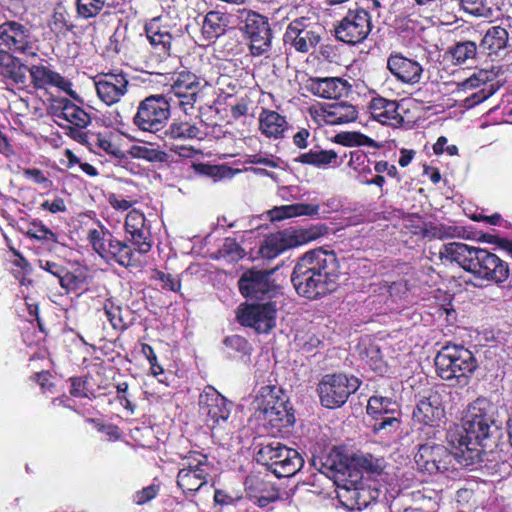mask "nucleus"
I'll use <instances>...</instances> for the list:
<instances>
[{"instance_id":"f257e3e1","label":"nucleus","mask_w":512,"mask_h":512,"mask_svg":"<svg viewBox=\"0 0 512 512\" xmlns=\"http://www.w3.org/2000/svg\"><path fill=\"white\" fill-rule=\"evenodd\" d=\"M124 229L130 236L129 241L134 249L127 242L117 239L100 221H97L96 227L88 229L86 239L93 251L107 263L114 262L124 268L138 267L136 252L146 254L152 248L151 232L146 225L145 214L138 209L129 211Z\"/></svg>"},{"instance_id":"f03ea898","label":"nucleus","mask_w":512,"mask_h":512,"mask_svg":"<svg viewBox=\"0 0 512 512\" xmlns=\"http://www.w3.org/2000/svg\"><path fill=\"white\" fill-rule=\"evenodd\" d=\"M340 275L336 253L320 248L306 252L298 259L291 282L299 296L316 300L336 290Z\"/></svg>"},{"instance_id":"7ed1b4c3","label":"nucleus","mask_w":512,"mask_h":512,"mask_svg":"<svg viewBox=\"0 0 512 512\" xmlns=\"http://www.w3.org/2000/svg\"><path fill=\"white\" fill-rule=\"evenodd\" d=\"M493 405L485 397H478L468 404L462 417L461 433L455 434L459 464L472 466L482 461V454L489 446L492 436Z\"/></svg>"},{"instance_id":"20e7f679","label":"nucleus","mask_w":512,"mask_h":512,"mask_svg":"<svg viewBox=\"0 0 512 512\" xmlns=\"http://www.w3.org/2000/svg\"><path fill=\"white\" fill-rule=\"evenodd\" d=\"M437 375L445 380L468 379L478 368V361L473 352L460 344L446 343L434 359Z\"/></svg>"},{"instance_id":"39448f33","label":"nucleus","mask_w":512,"mask_h":512,"mask_svg":"<svg viewBox=\"0 0 512 512\" xmlns=\"http://www.w3.org/2000/svg\"><path fill=\"white\" fill-rule=\"evenodd\" d=\"M180 458L184 462L177 473V486L184 494L194 495L212 481L214 465L209 461L208 455L196 450L181 454Z\"/></svg>"},{"instance_id":"423d86ee","label":"nucleus","mask_w":512,"mask_h":512,"mask_svg":"<svg viewBox=\"0 0 512 512\" xmlns=\"http://www.w3.org/2000/svg\"><path fill=\"white\" fill-rule=\"evenodd\" d=\"M328 233L326 225H319L307 229H299L293 233L278 231L271 233L263 239L258 254L267 260H272L291 248L314 241Z\"/></svg>"},{"instance_id":"0eeeda50","label":"nucleus","mask_w":512,"mask_h":512,"mask_svg":"<svg viewBox=\"0 0 512 512\" xmlns=\"http://www.w3.org/2000/svg\"><path fill=\"white\" fill-rule=\"evenodd\" d=\"M274 269L262 270L256 267L246 269L238 279L240 294L253 302H273L280 294V285L272 278Z\"/></svg>"},{"instance_id":"6e6552de","label":"nucleus","mask_w":512,"mask_h":512,"mask_svg":"<svg viewBox=\"0 0 512 512\" xmlns=\"http://www.w3.org/2000/svg\"><path fill=\"white\" fill-rule=\"evenodd\" d=\"M171 116V105L162 94L150 95L139 102L132 122L139 130L156 134L163 130Z\"/></svg>"},{"instance_id":"1a4fd4ad","label":"nucleus","mask_w":512,"mask_h":512,"mask_svg":"<svg viewBox=\"0 0 512 512\" xmlns=\"http://www.w3.org/2000/svg\"><path fill=\"white\" fill-rule=\"evenodd\" d=\"M360 380L343 373L326 374L318 384V394L322 406L335 409L343 406L350 395L360 387Z\"/></svg>"},{"instance_id":"9d476101","label":"nucleus","mask_w":512,"mask_h":512,"mask_svg":"<svg viewBox=\"0 0 512 512\" xmlns=\"http://www.w3.org/2000/svg\"><path fill=\"white\" fill-rule=\"evenodd\" d=\"M450 443L454 451H449L445 446L436 443H424L419 445L415 454V463L418 469L429 475L445 473L450 469L453 462L459 463L456 453L458 451L455 434H449Z\"/></svg>"},{"instance_id":"9b49d317","label":"nucleus","mask_w":512,"mask_h":512,"mask_svg":"<svg viewBox=\"0 0 512 512\" xmlns=\"http://www.w3.org/2000/svg\"><path fill=\"white\" fill-rule=\"evenodd\" d=\"M323 28L310 18L292 20L283 35L284 46L298 53L306 54L316 48L322 39Z\"/></svg>"},{"instance_id":"f8f14e48","label":"nucleus","mask_w":512,"mask_h":512,"mask_svg":"<svg viewBox=\"0 0 512 512\" xmlns=\"http://www.w3.org/2000/svg\"><path fill=\"white\" fill-rule=\"evenodd\" d=\"M37 38L25 24L6 20L0 24V47L26 57H37Z\"/></svg>"},{"instance_id":"ddd939ff","label":"nucleus","mask_w":512,"mask_h":512,"mask_svg":"<svg viewBox=\"0 0 512 512\" xmlns=\"http://www.w3.org/2000/svg\"><path fill=\"white\" fill-rule=\"evenodd\" d=\"M372 17L364 8L349 9L334 26L335 38L347 45L363 43L372 31Z\"/></svg>"},{"instance_id":"4468645a","label":"nucleus","mask_w":512,"mask_h":512,"mask_svg":"<svg viewBox=\"0 0 512 512\" xmlns=\"http://www.w3.org/2000/svg\"><path fill=\"white\" fill-rule=\"evenodd\" d=\"M202 90L200 78L189 70L176 71L171 76L167 100L183 112L194 110Z\"/></svg>"},{"instance_id":"2eb2a0df","label":"nucleus","mask_w":512,"mask_h":512,"mask_svg":"<svg viewBox=\"0 0 512 512\" xmlns=\"http://www.w3.org/2000/svg\"><path fill=\"white\" fill-rule=\"evenodd\" d=\"M198 406L207 427L214 431L225 428L233 403L213 386L207 385L199 395Z\"/></svg>"},{"instance_id":"dca6fc26","label":"nucleus","mask_w":512,"mask_h":512,"mask_svg":"<svg viewBox=\"0 0 512 512\" xmlns=\"http://www.w3.org/2000/svg\"><path fill=\"white\" fill-rule=\"evenodd\" d=\"M276 302L243 303L237 308V321L244 327L253 328L259 334H267L276 326Z\"/></svg>"},{"instance_id":"f3484780","label":"nucleus","mask_w":512,"mask_h":512,"mask_svg":"<svg viewBox=\"0 0 512 512\" xmlns=\"http://www.w3.org/2000/svg\"><path fill=\"white\" fill-rule=\"evenodd\" d=\"M468 272L478 279L501 285L508 279L510 267L497 254L478 247Z\"/></svg>"},{"instance_id":"a211bd4d","label":"nucleus","mask_w":512,"mask_h":512,"mask_svg":"<svg viewBox=\"0 0 512 512\" xmlns=\"http://www.w3.org/2000/svg\"><path fill=\"white\" fill-rule=\"evenodd\" d=\"M243 31L251 55L262 56L271 50L273 34L266 16L249 12L245 19Z\"/></svg>"},{"instance_id":"6ab92c4d","label":"nucleus","mask_w":512,"mask_h":512,"mask_svg":"<svg viewBox=\"0 0 512 512\" xmlns=\"http://www.w3.org/2000/svg\"><path fill=\"white\" fill-rule=\"evenodd\" d=\"M202 122L203 120L198 116L192 119L189 111L175 116L164 130L165 143L204 140L207 134L199 126Z\"/></svg>"},{"instance_id":"aec40b11","label":"nucleus","mask_w":512,"mask_h":512,"mask_svg":"<svg viewBox=\"0 0 512 512\" xmlns=\"http://www.w3.org/2000/svg\"><path fill=\"white\" fill-rule=\"evenodd\" d=\"M267 477L259 472H250L244 480L246 496L259 508H265L281 498L279 488Z\"/></svg>"},{"instance_id":"412c9836","label":"nucleus","mask_w":512,"mask_h":512,"mask_svg":"<svg viewBox=\"0 0 512 512\" xmlns=\"http://www.w3.org/2000/svg\"><path fill=\"white\" fill-rule=\"evenodd\" d=\"M95 88L99 99L108 106L118 103L128 91L127 75L110 71L95 77Z\"/></svg>"},{"instance_id":"4be33fe9","label":"nucleus","mask_w":512,"mask_h":512,"mask_svg":"<svg viewBox=\"0 0 512 512\" xmlns=\"http://www.w3.org/2000/svg\"><path fill=\"white\" fill-rule=\"evenodd\" d=\"M386 68L399 83L406 85L420 83L424 72L423 66L416 59L395 51L387 57Z\"/></svg>"},{"instance_id":"5701e85b","label":"nucleus","mask_w":512,"mask_h":512,"mask_svg":"<svg viewBox=\"0 0 512 512\" xmlns=\"http://www.w3.org/2000/svg\"><path fill=\"white\" fill-rule=\"evenodd\" d=\"M27 73H29L30 83L35 90H47L50 87H55L71 96L76 94L70 80L43 63L29 65Z\"/></svg>"},{"instance_id":"b1692460","label":"nucleus","mask_w":512,"mask_h":512,"mask_svg":"<svg viewBox=\"0 0 512 512\" xmlns=\"http://www.w3.org/2000/svg\"><path fill=\"white\" fill-rule=\"evenodd\" d=\"M51 113L54 117L69 123L67 127L86 128L92 121L91 115L81 106L66 97H56L51 103ZM59 126L62 127L60 123Z\"/></svg>"},{"instance_id":"393cba45","label":"nucleus","mask_w":512,"mask_h":512,"mask_svg":"<svg viewBox=\"0 0 512 512\" xmlns=\"http://www.w3.org/2000/svg\"><path fill=\"white\" fill-rule=\"evenodd\" d=\"M444 414L440 394L431 389L417 401L412 419L415 423L432 427L444 417Z\"/></svg>"},{"instance_id":"a878e982","label":"nucleus","mask_w":512,"mask_h":512,"mask_svg":"<svg viewBox=\"0 0 512 512\" xmlns=\"http://www.w3.org/2000/svg\"><path fill=\"white\" fill-rule=\"evenodd\" d=\"M349 459L350 457L341 449L333 447L327 453L313 456L311 464L321 474L332 479L336 484L337 481H343V479H341L343 475L342 471L347 470V462Z\"/></svg>"},{"instance_id":"bb28decb","label":"nucleus","mask_w":512,"mask_h":512,"mask_svg":"<svg viewBox=\"0 0 512 512\" xmlns=\"http://www.w3.org/2000/svg\"><path fill=\"white\" fill-rule=\"evenodd\" d=\"M291 128L285 114L262 107L258 117V130L268 139L280 140L286 137Z\"/></svg>"},{"instance_id":"cd10ccee","label":"nucleus","mask_w":512,"mask_h":512,"mask_svg":"<svg viewBox=\"0 0 512 512\" xmlns=\"http://www.w3.org/2000/svg\"><path fill=\"white\" fill-rule=\"evenodd\" d=\"M308 90L315 96L324 99H339L347 96L352 85L340 77H314L310 78L307 85Z\"/></svg>"},{"instance_id":"c85d7f7f","label":"nucleus","mask_w":512,"mask_h":512,"mask_svg":"<svg viewBox=\"0 0 512 512\" xmlns=\"http://www.w3.org/2000/svg\"><path fill=\"white\" fill-rule=\"evenodd\" d=\"M15 52L0 47V76L18 87L27 85L28 77L26 65Z\"/></svg>"},{"instance_id":"c756f323","label":"nucleus","mask_w":512,"mask_h":512,"mask_svg":"<svg viewBox=\"0 0 512 512\" xmlns=\"http://www.w3.org/2000/svg\"><path fill=\"white\" fill-rule=\"evenodd\" d=\"M103 311L111 327L116 331L127 330L137 320L135 311L115 297H109L104 301Z\"/></svg>"},{"instance_id":"7c9ffc66","label":"nucleus","mask_w":512,"mask_h":512,"mask_svg":"<svg viewBox=\"0 0 512 512\" xmlns=\"http://www.w3.org/2000/svg\"><path fill=\"white\" fill-rule=\"evenodd\" d=\"M147 39L159 56H169L173 36L161 17L152 18L144 27Z\"/></svg>"},{"instance_id":"2f4dec72","label":"nucleus","mask_w":512,"mask_h":512,"mask_svg":"<svg viewBox=\"0 0 512 512\" xmlns=\"http://www.w3.org/2000/svg\"><path fill=\"white\" fill-rule=\"evenodd\" d=\"M399 103L396 100H388L381 96L373 97L368 105L369 112L376 121L397 127L404 122L398 112Z\"/></svg>"},{"instance_id":"473e14b6","label":"nucleus","mask_w":512,"mask_h":512,"mask_svg":"<svg viewBox=\"0 0 512 512\" xmlns=\"http://www.w3.org/2000/svg\"><path fill=\"white\" fill-rule=\"evenodd\" d=\"M279 453L280 455L274 459V462L268 469L276 477H291L301 470L304 465V459L297 450L283 445Z\"/></svg>"},{"instance_id":"72a5a7b5","label":"nucleus","mask_w":512,"mask_h":512,"mask_svg":"<svg viewBox=\"0 0 512 512\" xmlns=\"http://www.w3.org/2000/svg\"><path fill=\"white\" fill-rule=\"evenodd\" d=\"M289 397L285 391L277 385H265L260 388L259 394L256 397L257 411H259L263 418L270 412L279 410L277 406H284L289 404Z\"/></svg>"},{"instance_id":"f704fd0d","label":"nucleus","mask_w":512,"mask_h":512,"mask_svg":"<svg viewBox=\"0 0 512 512\" xmlns=\"http://www.w3.org/2000/svg\"><path fill=\"white\" fill-rule=\"evenodd\" d=\"M478 247L470 246L462 242H449L443 244L439 251V258L442 261L455 262L463 270L468 272L471 268L475 252Z\"/></svg>"},{"instance_id":"c9c22d12","label":"nucleus","mask_w":512,"mask_h":512,"mask_svg":"<svg viewBox=\"0 0 512 512\" xmlns=\"http://www.w3.org/2000/svg\"><path fill=\"white\" fill-rule=\"evenodd\" d=\"M322 118L327 125H342L358 119V109L347 101L326 104L322 108Z\"/></svg>"},{"instance_id":"e433bc0d","label":"nucleus","mask_w":512,"mask_h":512,"mask_svg":"<svg viewBox=\"0 0 512 512\" xmlns=\"http://www.w3.org/2000/svg\"><path fill=\"white\" fill-rule=\"evenodd\" d=\"M294 162L318 169H327L339 165L337 152L333 149H322L320 145H314L309 151L300 153L294 159Z\"/></svg>"},{"instance_id":"4c0bfd02","label":"nucleus","mask_w":512,"mask_h":512,"mask_svg":"<svg viewBox=\"0 0 512 512\" xmlns=\"http://www.w3.org/2000/svg\"><path fill=\"white\" fill-rule=\"evenodd\" d=\"M277 407L280 409L270 412L263 419L266 421L267 428L272 434L288 433L295 423L294 409L290 402L282 407Z\"/></svg>"},{"instance_id":"58836bf2","label":"nucleus","mask_w":512,"mask_h":512,"mask_svg":"<svg viewBox=\"0 0 512 512\" xmlns=\"http://www.w3.org/2000/svg\"><path fill=\"white\" fill-rule=\"evenodd\" d=\"M228 26V19L225 13L220 11H209L202 23L201 34L202 37L213 42L220 36L224 35Z\"/></svg>"},{"instance_id":"ea45409f","label":"nucleus","mask_w":512,"mask_h":512,"mask_svg":"<svg viewBox=\"0 0 512 512\" xmlns=\"http://www.w3.org/2000/svg\"><path fill=\"white\" fill-rule=\"evenodd\" d=\"M508 32L501 26L489 28L483 36L479 48L488 56L497 55L507 47Z\"/></svg>"},{"instance_id":"a19ab883","label":"nucleus","mask_w":512,"mask_h":512,"mask_svg":"<svg viewBox=\"0 0 512 512\" xmlns=\"http://www.w3.org/2000/svg\"><path fill=\"white\" fill-rule=\"evenodd\" d=\"M320 206L311 203H294L275 207L271 211L273 220H283L298 216H319Z\"/></svg>"},{"instance_id":"79ce46f5","label":"nucleus","mask_w":512,"mask_h":512,"mask_svg":"<svg viewBox=\"0 0 512 512\" xmlns=\"http://www.w3.org/2000/svg\"><path fill=\"white\" fill-rule=\"evenodd\" d=\"M366 411L372 419L389 414H401L400 407L395 400L380 395H373L368 399Z\"/></svg>"},{"instance_id":"37998d69","label":"nucleus","mask_w":512,"mask_h":512,"mask_svg":"<svg viewBox=\"0 0 512 512\" xmlns=\"http://www.w3.org/2000/svg\"><path fill=\"white\" fill-rule=\"evenodd\" d=\"M352 466L372 475H380L385 467L386 461L383 457H376L371 453H356L351 456Z\"/></svg>"},{"instance_id":"c03bdc74","label":"nucleus","mask_w":512,"mask_h":512,"mask_svg":"<svg viewBox=\"0 0 512 512\" xmlns=\"http://www.w3.org/2000/svg\"><path fill=\"white\" fill-rule=\"evenodd\" d=\"M283 445L284 444L276 440H264L262 442L255 444V460L257 461V463L264 465L269 469L271 464L274 462V459L278 455H280L279 451L280 448L283 447Z\"/></svg>"},{"instance_id":"a18cd8bd","label":"nucleus","mask_w":512,"mask_h":512,"mask_svg":"<svg viewBox=\"0 0 512 512\" xmlns=\"http://www.w3.org/2000/svg\"><path fill=\"white\" fill-rule=\"evenodd\" d=\"M464 228L456 225H446L443 223L432 224L430 223L423 229V236L431 239H450L461 238L464 235Z\"/></svg>"},{"instance_id":"49530a36","label":"nucleus","mask_w":512,"mask_h":512,"mask_svg":"<svg viewBox=\"0 0 512 512\" xmlns=\"http://www.w3.org/2000/svg\"><path fill=\"white\" fill-rule=\"evenodd\" d=\"M448 53L454 64L461 65L476 58L478 46L474 41H459L449 48Z\"/></svg>"},{"instance_id":"de8ad7c7","label":"nucleus","mask_w":512,"mask_h":512,"mask_svg":"<svg viewBox=\"0 0 512 512\" xmlns=\"http://www.w3.org/2000/svg\"><path fill=\"white\" fill-rule=\"evenodd\" d=\"M464 13L476 18H490L493 15L491 0H458Z\"/></svg>"},{"instance_id":"09e8293b","label":"nucleus","mask_w":512,"mask_h":512,"mask_svg":"<svg viewBox=\"0 0 512 512\" xmlns=\"http://www.w3.org/2000/svg\"><path fill=\"white\" fill-rule=\"evenodd\" d=\"M336 142L344 146H369L380 149L383 144L376 142L374 139L368 137L361 132H343L339 133L335 137Z\"/></svg>"},{"instance_id":"8fccbe9b","label":"nucleus","mask_w":512,"mask_h":512,"mask_svg":"<svg viewBox=\"0 0 512 512\" xmlns=\"http://www.w3.org/2000/svg\"><path fill=\"white\" fill-rule=\"evenodd\" d=\"M365 364L376 373H383L386 369L381 350L378 345L369 343L360 353Z\"/></svg>"},{"instance_id":"3c124183","label":"nucleus","mask_w":512,"mask_h":512,"mask_svg":"<svg viewBox=\"0 0 512 512\" xmlns=\"http://www.w3.org/2000/svg\"><path fill=\"white\" fill-rule=\"evenodd\" d=\"M347 492L350 493V499L354 501L358 509L366 508L378 498L379 491L362 483Z\"/></svg>"},{"instance_id":"603ef678","label":"nucleus","mask_w":512,"mask_h":512,"mask_svg":"<svg viewBox=\"0 0 512 512\" xmlns=\"http://www.w3.org/2000/svg\"><path fill=\"white\" fill-rule=\"evenodd\" d=\"M68 381L70 382L69 393L73 398L96 399L97 395L90 387L88 376H72Z\"/></svg>"},{"instance_id":"864d4df0","label":"nucleus","mask_w":512,"mask_h":512,"mask_svg":"<svg viewBox=\"0 0 512 512\" xmlns=\"http://www.w3.org/2000/svg\"><path fill=\"white\" fill-rule=\"evenodd\" d=\"M130 154L133 158L151 163H165L169 159V155L165 151L141 145H133Z\"/></svg>"},{"instance_id":"5fc2aeb1","label":"nucleus","mask_w":512,"mask_h":512,"mask_svg":"<svg viewBox=\"0 0 512 512\" xmlns=\"http://www.w3.org/2000/svg\"><path fill=\"white\" fill-rule=\"evenodd\" d=\"M374 424L372 425V431L375 434L383 433L385 435H391L397 432L401 427V414L385 415L377 418H373Z\"/></svg>"},{"instance_id":"6e6d98bb","label":"nucleus","mask_w":512,"mask_h":512,"mask_svg":"<svg viewBox=\"0 0 512 512\" xmlns=\"http://www.w3.org/2000/svg\"><path fill=\"white\" fill-rule=\"evenodd\" d=\"M107 0H75L76 15L88 20L97 17L104 9Z\"/></svg>"},{"instance_id":"4d7b16f0","label":"nucleus","mask_w":512,"mask_h":512,"mask_svg":"<svg viewBox=\"0 0 512 512\" xmlns=\"http://www.w3.org/2000/svg\"><path fill=\"white\" fill-rule=\"evenodd\" d=\"M86 282V275L80 270L70 271L67 267L59 280V285L67 293L77 292Z\"/></svg>"},{"instance_id":"13d9d810","label":"nucleus","mask_w":512,"mask_h":512,"mask_svg":"<svg viewBox=\"0 0 512 512\" xmlns=\"http://www.w3.org/2000/svg\"><path fill=\"white\" fill-rule=\"evenodd\" d=\"M22 176L25 180L38 185L42 189L47 190V192H50L54 189V183L50 179L49 172L47 171H43L36 167L24 168L22 170Z\"/></svg>"},{"instance_id":"bf43d9fd","label":"nucleus","mask_w":512,"mask_h":512,"mask_svg":"<svg viewBox=\"0 0 512 512\" xmlns=\"http://www.w3.org/2000/svg\"><path fill=\"white\" fill-rule=\"evenodd\" d=\"M342 472H343V475H342L341 479H343V481H337L336 482L337 487L348 491V490H350L356 486L362 485V483H364L362 470L352 466L351 458L347 462V470L342 471Z\"/></svg>"},{"instance_id":"052dcab7","label":"nucleus","mask_w":512,"mask_h":512,"mask_svg":"<svg viewBox=\"0 0 512 512\" xmlns=\"http://www.w3.org/2000/svg\"><path fill=\"white\" fill-rule=\"evenodd\" d=\"M27 235L30 238L38 241H45L47 243H56L58 240L57 234L54 233L41 221H31L28 225Z\"/></svg>"},{"instance_id":"680f3d73","label":"nucleus","mask_w":512,"mask_h":512,"mask_svg":"<svg viewBox=\"0 0 512 512\" xmlns=\"http://www.w3.org/2000/svg\"><path fill=\"white\" fill-rule=\"evenodd\" d=\"M151 279L160 282V286L163 290L175 293H178L181 290L180 278L170 273L154 269L151 274Z\"/></svg>"},{"instance_id":"e2e57ef3","label":"nucleus","mask_w":512,"mask_h":512,"mask_svg":"<svg viewBox=\"0 0 512 512\" xmlns=\"http://www.w3.org/2000/svg\"><path fill=\"white\" fill-rule=\"evenodd\" d=\"M219 253L230 262H237L245 256L244 249L235 238L231 237L225 238L222 247L219 249Z\"/></svg>"},{"instance_id":"0e129e2a","label":"nucleus","mask_w":512,"mask_h":512,"mask_svg":"<svg viewBox=\"0 0 512 512\" xmlns=\"http://www.w3.org/2000/svg\"><path fill=\"white\" fill-rule=\"evenodd\" d=\"M69 398L66 395H61L52 399L50 403V414L56 420H64L65 411H72L78 413V410L68 404Z\"/></svg>"},{"instance_id":"69168bd1","label":"nucleus","mask_w":512,"mask_h":512,"mask_svg":"<svg viewBox=\"0 0 512 512\" xmlns=\"http://www.w3.org/2000/svg\"><path fill=\"white\" fill-rule=\"evenodd\" d=\"M37 264L40 269L49 273L58 281L61 279L62 274L65 272L66 266L63 261L58 259L39 258Z\"/></svg>"},{"instance_id":"338daca9","label":"nucleus","mask_w":512,"mask_h":512,"mask_svg":"<svg viewBox=\"0 0 512 512\" xmlns=\"http://www.w3.org/2000/svg\"><path fill=\"white\" fill-rule=\"evenodd\" d=\"M488 81V75L485 71H479L477 73H474L470 77L466 78L465 80L458 82L457 85V91H463L466 92L468 90H473L476 88H479L481 85H486Z\"/></svg>"},{"instance_id":"774afa93","label":"nucleus","mask_w":512,"mask_h":512,"mask_svg":"<svg viewBox=\"0 0 512 512\" xmlns=\"http://www.w3.org/2000/svg\"><path fill=\"white\" fill-rule=\"evenodd\" d=\"M129 385L127 382H121L116 385V400L130 414H134L136 404L132 401L128 393Z\"/></svg>"}]
</instances>
